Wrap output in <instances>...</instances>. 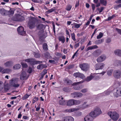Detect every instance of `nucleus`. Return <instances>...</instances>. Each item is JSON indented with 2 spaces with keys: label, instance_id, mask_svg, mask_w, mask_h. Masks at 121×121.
<instances>
[{
  "label": "nucleus",
  "instance_id": "f257e3e1",
  "mask_svg": "<svg viewBox=\"0 0 121 121\" xmlns=\"http://www.w3.org/2000/svg\"><path fill=\"white\" fill-rule=\"evenodd\" d=\"M29 21L28 23V26L30 29L34 28L35 26L36 18L34 17H31L29 18Z\"/></svg>",
  "mask_w": 121,
  "mask_h": 121
},
{
  "label": "nucleus",
  "instance_id": "f03ea898",
  "mask_svg": "<svg viewBox=\"0 0 121 121\" xmlns=\"http://www.w3.org/2000/svg\"><path fill=\"white\" fill-rule=\"evenodd\" d=\"M102 113V111L98 107L95 108L94 111L91 112L90 115L91 116L95 117L99 116Z\"/></svg>",
  "mask_w": 121,
  "mask_h": 121
},
{
  "label": "nucleus",
  "instance_id": "7ed1b4c3",
  "mask_svg": "<svg viewBox=\"0 0 121 121\" xmlns=\"http://www.w3.org/2000/svg\"><path fill=\"white\" fill-rule=\"evenodd\" d=\"M108 115L113 121H116L119 117V115L116 112H109L108 113Z\"/></svg>",
  "mask_w": 121,
  "mask_h": 121
},
{
  "label": "nucleus",
  "instance_id": "20e7f679",
  "mask_svg": "<svg viewBox=\"0 0 121 121\" xmlns=\"http://www.w3.org/2000/svg\"><path fill=\"white\" fill-rule=\"evenodd\" d=\"M18 80V79L17 78H12L9 82L10 85L15 87H18L20 85L17 83Z\"/></svg>",
  "mask_w": 121,
  "mask_h": 121
},
{
  "label": "nucleus",
  "instance_id": "39448f33",
  "mask_svg": "<svg viewBox=\"0 0 121 121\" xmlns=\"http://www.w3.org/2000/svg\"><path fill=\"white\" fill-rule=\"evenodd\" d=\"M12 19L14 21L21 22L25 20V18L23 16L19 14H17L13 17Z\"/></svg>",
  "mask_w": 121,
  "mask_h": 121
},
{
  "label": "nucleus",
  "instance_id": "423d86ee",
  "mask_svg": "<svg viewBox=\"0 0 121 121\" xmlns=\"http://www.w3.org/2000/svg\"><path fill=\"white\" fill-rule=\"evenodd\" d=\"M23 61L29 63L31 65H32L36 64L38 62L39 63H41L42 62V61H35V59L33 58L27 59Z\"/></svg>",
  "mask_w": 121,
  "mask_h": 121
},
{
  "label": "nucleus",
  "instance_id": "0eeeda50",
  "mask_svg": "<svg viewBox=\"0 0 121 121\" xmlns=\"http://www.w3.org/2000/svg\"><path fill=\"white\" fill-rule=\"evenodd\" d=\"M79 66L82 70L85 71H87L89 67V65L87 63L81 64Z\"/></svg>",
  "mask_w": 121,
  "mask_h": 121
},
{
  "label": "nucleus",
  "instance_id": "6e6552de",
  "mask_svg": "<svg viewBox=\"0 0 121 121\" xmlns=\"http://www.w3.org/2000/svg\"><path fill=\"white\" fill-rule=\"evenodd\" d=\"M114 77L116 78H119L121 77V68L115 70L113 73Z\"/></svg>",
  "mask_w": 121,
  "mask_h": 121
},
{
  "label": "nucleus",
  "instance_id": "1a4fd4ad",
  "mask_svg": "<svg viewBox=\"0 0 121 121\" xmlns=\"http://www.w3.org/2000/svg\"><path fill=\"white\" fill-rule=\"evenodd\" d=\"M17 31L18 34L20 35H25L26 34V32L24 30V27L22 26H20L17 28Z\"/></svg>",
  "mask_w": 121,
  "mask_h": 121
},
{
  "label": "nucleus",
  "instance_id": "9d476101",
  "mask_svg": "<svg viewBox=\"0 0 121 121\" xmlns=\"http://www.w3.org/2000/svg\"><path fill=\"white\" fill-rule=\"evenodd\" d=\"M105 66L103 63H100L96 64L95 66V70L101 69H103Z\"/></svg>",
  "mask_w": 121,
  "mask_h": 121
},
{
  "label": "nucleus",
  "instance_id": "9b49d317",
  "mask_svg": "<svg viewBox=\"0 0 121 121\" xmlns=\"http://www.w3.org/2000/svg\"><path fill=\"white\" fill-rule=\"evenodd\" d=\"M114 95L116 97H117L119 96H121V87L117 88L115 90Z\"/></svg>",
  "mask_w": 121,
  "mask_h": 121
},
{
  "label": "nucleus",
  "instance_id": "f8f14e48",
  "mask_svg": "<svg viewBox=\"0 0 121 121\" xmlns=\"http://www.w3.org/2000/svg\"><path fill=\"white\" fill-rule=\"evenodd\" d=\"M106 57L104 55H102L99 57L96 60L98 63L102 62L104 60L106 59Z\"/></svg>",
  "mask_w": 121,
  "mask_h": 121
},
{
  "label": "nucleus",
  "instance_id": "ddd939ff",
  "mask_svg": "<svg viewBox=\"0 0 121 121\" xmlns=\"http://www.w3.org/2000/svg\"><path fill=\"white\" fill-rule=\"evenodd\" d=\"M73 75L76 78L79 77L83 79L85 78V76L83 74L80 73L79 72L76 73H73Z\"/></svg>",
  "mask_w": 121,
  "mask_h": 121
},
{
  "label": "nucleus",
  "instance_id": "4468645a",
  "mask_svg": "<svg viewBox=\"0 0 121 121\" xmlns=\"http://www.w3.org/2000/svg\"><path fill=\"white\" fill-rule=\"evenodd\" d=\"M94 117L91 116L89 114V115H87L85 117L84 119V121H93Z\"/></svg>",
  "mask_w": 121,
  "mask_h": 121
},
{
  "label": "nucleus",
  "instance_id": "2eb2a0df",
  "mask_svg": "<svg viewBox=\"0 0 121 121\" xmlns=\"http://www.w3.org/2000/svg\"><path fill=\"white\" fill-rule=\"evenodd\" d=\"M74 118L71 116H67L64 118V121H74Z\"/></svg>",
  "mask_w": 121,
  "mask_h": 121
},
{
  "label": "nucleus",
  "instance_id": "dca6fc26",
  "mask_svg": "<svg viewBox=\"0 0 121 121\" xmlns=\"http://www.w3.org/2000/svg\"><path fill=\"white\" fill-rule=\"evenodd\" d=\"M80 109L79 108H73L69 109H66V111L68 112H71L75 111L78 110Z\"/></svg>",
  "mask_w": 121,
  "mask_h": 121
},
{
  "label": "nucleus",
  "instance_id": "f3484780",
  "mask_svg": "<svg viewBox=\"0 0 121 121\" xmlns=\"http://www.w3.org/2000/svg\"><path fill=\"white\" fill-rule=\"evenodd\" d=\"M114 53L116 55L121 56V50L116 49L114 51Z\"/></svg>",
  "mask_w": 121,
  "mask_h": 121
},
{
  "label": "nucleus",
  "instance_id": "a211bd4d",
  "mask_svg": "<svg viewBox=\"0 0 121 121\" xmlns=\"http://www.w3.org/2000/svg\"><path fill=\"white\" fill-rule=\"evenodd\" d=\"M67 105L70 106L74 105V99H70L69 100L66 102Z\"/></svg>",
  "mask_w": 121,
  "mask_h": 121
},
{
  "label": "nucleus",
  "instance_id": "6ab92c4d",
  "mask_svg": "<svg viewBox=\"0 0 121 121\" xmlns=\"http://www.w3.org/2000/svg\"><path fill=\"white\" fill-rule=\"evenodd\" d=\"M7 11L6 10L3 8H2L0 10V13L2 15H6Z\"/></svg>",
  "mask_w": 121,
  "mask_h": 121
},
{
  "label": "nucleus",
  "instance_id": "aec40b11",
  "mask_svg": "<svg viewBox=\"0 0 121 121\" xmlns=\"http://www.w3.org/2000/svg\"><path fill=\"white\" fill-rule=\"evenodd\" d=\"M26 76V74L25 72L23 71L22 72L20 76V78L21 80H24Z\"/></svg>",
  "mask_w": 121,
  "mask_h": 121
},
{
  "label": "nucleus",
  "instance_id": "412c9836",
  "mask_svg": "<svg viewBox=\"0 0 121 121\" xmlns=\"http://www.w3.org/2000/svg\"><path fill=\"white\" fill-rule=\"evenodd\" d=\"M13 64L12 62L9 61L6 62L4 64L5 66L6 67H9L12 65Z\"/></svg>",
  "mask_w": 121,
  "mask_h": 121
},
{
  "label": "nucleus",
  "instance_id": "4be33fe9",
  "mask_svg": "<svg viewBox=\"0 0 121 121\" xmlns=\"http://www.w3.org/2000/svg\"><path fill=\"white\" fill-rule=\"evenodd\" d=\"M98 48L97 46L94 45L92 46H91L88 47L86 49V51H87L89 50H92L94 49H96Z\"/></svg>",
  "mask_w": 121,
  "mask_h": 121
},
{
  "label": "nucleus",
  "instance_id": "5701e85b",
  "mask_svg": "<svg viewBox=\"0 0 121 121\" xmlns=\"http://www.w3.org/2000/svg\"><path fill=\"white\" fill-rule=\"evenodd\" d=\"M58 7L57 6L53 7L51 9L48 10L46 12L48 13H50L52 12L53 11L55 10Z\"/></svg>",
  "mask_w": 121,
  "mask_h": 121
},
{
  "label": "nucleus",
  "instance_id": "b1692460",
  "mask_svg": "<svg viewBox=\"0 0 121 121\" xmlns=\"http://www.w3.org/2000/svg\"><path fill=\"white\" fill-rule=\"evenodd\" d=\"M61 100H60L59 101V104L61 105H65L66 104L67 101L66 100H63V98L62 97L61 98Z\"/></svg>",
  "mask_w": 121,
  "mask_h": 121
},
{
  "label": "nucleus",
  "instance_id": "393cba45",
  "mask_svg": "<svg viewBox=\"0 0 121 121\" xmlns=\"http://www.w3.org/2000/svg\"><path fill=\"white\" fill-rule=\"evenodd\" d=\"M115 65L121 67V61L119 60H116L115 61Z\"/></svg>",
  "mask_w": 121,
  "mask_h": 121
},
{
  "label": "nucleus",
  "instance_id": "a878e982",
  "mask_svg": "<svg viewBox=\"0 0 121 121\" xmlns=\"http://www.w3.org/2000/svg\"><path fill=\"white\" fill-rule=\"evenodd\" d=\"M93 78V76L92 75H91L90 76L87 77L86 79V81L88 82L91 80Z\"/></svg>",
  "mask_w": 121,
  "mask_h": 121
},
{
  "label": "nucleus",
  "instance_id": "bb28decb",
  "mask_svg": "<svg viewBox=\"0 0 121 121\" xmlns=\"http://www.w3.org/2000/svg\"><path fill=\"white\" fill-rule=\"evenodd\" d=\"M7 13L6 15H8L9 16L12 15L14 14V11L12 10H10L9 11H7Z\"/></svg>",
  "mask_w": 121,
  "mask_h": 121
},
{
  "label": "nucleus",
  "instance_id": "cd10ccee",
  "mask_svg": "<svg viewBox=\"0 0 121 121\" xmlns=\"http://www.w3.org/2000/svg\"><path fill=\"white\" fill-rule=\"evenodd\" d=\"M104 39H102L99 40H98L96 41L95 42V44H98L102 43L104 41Z\"/></svg>",
  "mask_w": 121,
  "mask_h": 121
},
{
  "label": "nucleus",
  "instance_id": "c85d7f7f",
  "mask_svg": "<svg viewBox=\"0 0 121 121\" xmlns=\"http://www.w3.org/2000/svg\"><path fill=\"white\" fill-rule=\"evenodd\" d=\"M21 67V65L19 64H17L15 65L13 67L14 69H17L20 68Z\"/></svg>",
  "mask_w": 121,
  "mask_h": 121
},
{
  "label": "nucleus",
  "instance_id": "c756f323",
  "mask_svg": "<svg viewBox=\"0 0 121 121\" xmlns=\"http://www.w3.org/2000/svg\"><path fill=\"white\" fill-rule=\"evenodd\" d=\"M59 40L61 41L62 43H64L65 42V38L63 36H60L59 37Z\"/></svg>",
  "mask_w": 121,
  "mask_h": 121
},
{
  "label": "nucleus",
  "instance_id": "7c9ffc66",
  "mask_svg": "<svg viewBox=\"0 0 121 121\" xmlns=\"http://www.w3.org/2000/svg\"><path fill=\"white\" fill-rule=\"evenodd\" d=\"M45 65L40 64L37 66V68L39 69H42L45 67Z\"/></svg>",
  "mask_w": 121,
  "mask_h": 121
},
{
  "label": "nucleus",
  "instance_id": "2f4dec72",
  "mask_svg": "<svg viewBox=\"0 0 121 121\" xmlns=\"http://www.w3.org/2000/svg\"><path fill=\"white\" fill-rule=\"evenodd\" d=\"M100 1L101 4H102L103 5L105 6L107 4V2L105 0H100Z\"/></svg>",
  "mask_w": 121,
  "mask_h": 121
},
{
  "label": "nucleus",
  "instance_id": "473e14b6",
  "mask_svg": "<svg viewBox=\"0 0 121 121\" xmlns=\"http://www.w3.org/2000/svg\"><path fill=\"white\" fill-rule=\"evenodd\" d=\"M121 7V4L118 5L116 4L114 5V9L116 10L118 9L119 8Z\"/></svg>",
  "mask_w": 121,
  "mask_h": 121
},
{
  "label": "nucleus",
  "instance_id": "72a5a7b5",
  "mask_svg": "<svg viewBox=\"0 0 121 121\" xmlns=\"http://www.w3.org/2000/svg\"><path fill=\"white\" fill-rule=\"evenodd\" d=\"M86 102H84L82 106L83 108H87L90 106V105L89 104H86Z\"/></svg>",
  "mask_w": 121,
  "mask_h": 121
},
{
  "label": "nucleus",
  "instance_id": "f704fd0d",
  "mask_svg": "<svg viewBox=\"0 0 121 121\" xmlns=\"http://www.w3.org/2000/svg\"><path fill=\"white\" fill-rule=\"evenodd\" d=\"M103 34L101 32L99 33V35L97 37V38L99 39L101 38L103 36Z\"/></svg>",
  "mask_w": 121,
  "mask_h": 121
},
{
  "label": "nucleus",
  "instance_id": "c9c22d12",
  "mask_svg": "<svg viewBox=\"0 0 121 121\" xmlns=\"http://www.w3.org/2000/svg\"><path fill=\"white\" fill-rule=\"evenodd\" d=\"M80 100H77L74 99V105H78L80 104L81 103Z\"/></svg>",
  "mask_w": 121,
  "mask_h": 121
},
{
  "label": "nucleus",
  "instance_id": "e433bc0d",
  "mask_svg": "<svg viewBox=\"0 0 121 121\" xmlns=\"http://www.w3.org/2000/svg\"><path fill=\"white\" fill-rule=\"evenodd\" d=\"M72 7V6L71 5H67L65 8V9L68 11H70Z\"/></svg>",
  "mask_w": 121,
  "mask_h": 121
},
{
  "label": "nucleus",
  "instance_id": "4c0bfd02",
  "mask_svg": "<svg viewBox=\"0 0 121 121\" xmlns=\"http://www.w3.org/2000/svg\"><path fill=\"white\" fill-rule=\"evenodd\" d=\"M43 48L44 50H48L47 45L46 43H44L43 44Z\"/></svg>",
  "mask_w": 121,
  "mask_h": 121
},
{
  "label": "nucleus",
  "instance_id": "58836bf2",
  "mask_svg": "<svg viewBox=\"0 0 121 121\" xmlns=\"http://www.w3.org/2000/svg\"><path fill=\"white\" fill-rule=\"evenodd\" d=\"M23 68H26L27 66L26 64L24 62H22L21 63Z\"/></svg>",
  "mask_w": 121,
  "mask_h": 121
},
{
  "label": "nucleus",
  "instance_id": "ea45409f",
  "mask_svg": "<svg viewBox=\"0 0 121 121\" xmlns=\"http://www.w3.org/2000/svg\"><path fill=\"white\" fill-rule=\"evenodd\" d=\"M71 36L72 39L74 41H75L76 40V39H75V34L74 33H72L71 34Z\"/></svg>",
  "mask_w": 121,
  "mask_h": 121
},
{
  "label": "nucleus",
  "instance_id": "a19ab883",
  "mask_svg": "<svg viewBox=\"0 0 121 121\" xmlns=\"http://www.w3.org/2000/svg\"><path fill=\"white\" fill-rule=\"evenodd\" d=\"M74 23L75 24L74 25L75 27L77 28H78L82 25V24H78L75 23H74Z\"/></svg>",
  "mask_w": 121,
  "mask_h": 121
},
{
  "label": "nucleus",
  "instance_id": "79ce46f5",
  "mask_svg": "<svg viewBox=\"0 0 121 121\" xmlns=\"http://www.w3.org/2000/svg\"><path fill=\"white\" fill-rule=\"evenodd\" d=\"M77 92H74L71 93V96L73 98H77Z\"/></svg>",
  "mask_w": 121,
  "mask_h": 121
},
{
  "label": "nucleus",
  "instance_id": "37998d69",
  "mask_svg": "<svg viewBox=\"0 0 121 121\" xmlns=\"http://www.w3.org/2000/svg\"><path fill=\"white\" fill-rule=\"evenodd\" d=\"M74 89L75 90H79L81 89V88L79 86H75L73 87Z\"/></svg>",
  "mask_w": 121,
  "mask_h": 121
},
{
  "label": "nucleus",
  "instance_id": "c03bdc74",
  "mask_svg": "<svg viewBox=\"0 0 121 121\" xmlns=\"http://www.w3.org/2000/svg\"><path fill=\"white\" fill-rule=\"evenodd\" d=\"M113 70H108L107 71V74L108 75H111L112 72Z\"/></svg>",
  "mask_w": 121,
  "mask_h": 121
},
{
  "label": "nucleus",
  "instance_id": "a18cd8bd",
  "mask_svg": "<svg viewBox=\"0 0 121 121\" xmlns=\"http://www.w3.org/2000/svg\"><path fill=\"white\" fill-rule=\"evenodd\" d=\"M82 94L80 92H77V98H81L82 96Z\"/></svg>",
  "mask_w": 121,
  "mask_h": 121
},
{
  "label": "nucleus",
  "instance_id": "49530a36",
  "mask_svg": "<svg viewBox=\"0 0 121 121\" xmlns=\"http://www.w3.org/2000/svg\"><path fill=\"white\" fill-rule=\"evenodd\" d=\"M104 9V7H102L100 9L99 8L97 9V10L99 11V13H101Z\"/></svg>",
  "mask_w": 121,
  "mask_h": 121
},
{
  "label": "nucleus",
  "instance_id": "de8ad7c7",
  "mask_svg": "<svg viewBox=\"0 0 121 121\" xmlns=\"http://www.w3.org/2000/svg\"><path fill=\"white\" fill-rule=\"evenodd\" d=\"M4 87V85L3 84V83L0 81V90H1Z\"/></svg>",
  "mask_w": 121,
  "mask_h": 121
},
{
  "label": "nucleus",
  "instance_id": "09e8293b",
  "mask_svg": "<svg viewBox=\"0 0 121 121\" xmlns=\"http://www.w3.org/2000/svg\"><path fill=\"white\" fill-rule=\"evenodd\" d=\"M83 82V81H81L77 82H74L73 83V84L72 85H78L79 84L81 83H82Z\"/></svg>",
  "mask_w": 121,
  "mask_h": 121
},
{
  "label": "nucleus",
  "instance_id": "8fccbe9b",
  "mask_svg": "<svg viewBox=\"0 0 121 121\" xmlns=\"http://www.w3.org/2000/svg\"><path fill=\"white\" fill-rule=\"evenodd\" d=\"M38 100V98L35 97L33 99V103H35V102L37 101Z\"/></svg>",
  "mask_w": 121,
  "mask_h": 121
},
{
  "label": "nucleus",
  "instance_id": "3c124183",
  "mask_svg": "<svg viewBox=\"0 0 121 121\" xmlns=\"http://www.w3.org/2000/svg\"><path fill=\"white\" fill-rule=\"evenodd\" d=\"M111 41V39L110 38H108L106 40V42L107 43H110Z\"/></svg>",
  "mask_w": 121,
  "mask_h": 121
},
{
  "label": "nucleus",
  "instance_id": "603ef678",
  "mask_svg": "<svg viewBox=\"0 0 121 121\" xmlns=\"http://www.w3.org/2000/svg\"><path fill=\"white\" fill-rule=\"evenodd\" d=\"M29 95L26 94L22 98V99L23 100L27 98L29 96Z\"/></svg>",
  "mask_w": 121,
  "mask_h": 121
},
{
  "label": "nucleus",
  "instance_id": "864d4df0",
  "mask_svg": "<svg viewBox=\"0 0 121 121\" xmlns=\"http://www.w3.org/2000/svg\"><path fill=\"white\" fill-rule=\"evenodd\" d=\"M110 92L108 91H104V95H106L110 94Z\"/></svg>",
  "mask_w": 121,
  "mask_h": 121
},
{
  "label": "nucleus",
  "instance_id": "5fc2aeb1",
  "mask_svg": "<svg viewBox=\"0 0 121 121\" xmlns=\"http://www.w3.org/2000/svg\"><path fill=\"white\" fill-rule=\"evenodd\" d=\"M116 30L117 31L119 34L120 35H121V29L116 28Z\"/></svg>",
  "mask_w": 121,
  "mask_h": 121
},
{
  "label": "nucleus",
  "instance_id": "6e6d98bb",
  "mask_svg": "<svg viewBox=\"0 0 121 121\" xmlns=\"http://www.w3.org/2000/svg\"><path fill=\"white\" fill-rule=\"evenodd\" d=\"M67 82V84H70L72 83V82L71 81L69 80H65Z\"/></svg>",
  "mask_w": 121,
  "mask_h": 121
},
{
  "label": "nucleus",
  "instance_id": "4d7b16f0",
  "mask_svg": "<svg viewBox=\"0 0 121 121\" xmlns=\"http://www.w3.org/2000/svg\"><path fill=\"white\" fill-rule=\"evenodd\" d=\"M116 17V16L115 15H114V14L113 15L111 16H110V17H109L108 18V19L109 20H111V19H112L113 18H114V17Z\"/></svg>",
  "mask_w": 121,
  "mask_h": 121
},
{
  "label": "nucleus",
  "instance_id": "13d9d810",
  "mask_svg": "<svg viewBox=\"0 0 121 121\" xmlns=\"http://www.w3.org/2000/svg\"><path fill=\"white\" fill-rule=\"evenodd\" d=\"M82 113L80 112H77L76 115L78 116H81Z\"/></svg>",
  "mask_w": 121,
  "mask_h": 121
},
{
  "label": "nucleus",
  "instance_id": "bf43d9fd",
  "mask_svg": "<svg viewBox=\"0 0 121 121\" xmlns=\"http://www.w3.org/2000/svg\"><path fill=\"white\" fill-rule=\"evenodd\" d=\"M40 56V55L39 54L36 53L34 54V56L36 58H39Z\"/></svg>",
  "mask_w": 121,
  "mask_h": 121
},
{
  "label": "nucleus",
  "instance_id": "052dcab7",
  "mask_svg": "<svg viewBox=\"0 0 121 121\" xmlns=\"http://www.w3.org/2000/svg\"><path fill=\"white\" fill-rule=\"evenodd\" d=\"M87 90L86 89H82L81 91L83 93H84L87 92Z\"/></svg>",
  "mask_w": 121,
  "mask_h": 121
},
{
  "label": "nucleus",
  "instance_id": "680f3d73",
  "mask_svg": "<svg viewBox=\"0 0 121 121\" xmlns=\"http://www.w3.org/2000/svg\"><path fill=\"white\" fill-rule=\"evenodd\" d=\"M94 79L95 80L98 79H99V77L98 76H93Z\"/></svg>",
  "mask_w": 121,
  "mask_h": 121
},
{
  "label": "nucleus",
  "instance_id": "e2e57ef3",
  "mask_svg": "<svg viewBox=\"0 0 121 121\" xmlns=\"http://www.w3.org/2000/svg\"><path fill=\"white\" fill-rule=\"evenodd\" d=\"M92 9L93 11H94L95 10V5L94 4H92Z\"/></svg>",
  "mask_w": 121,
  "mask_h": 121
},
{
  "label": "nucleus",
  "instance_id": "0e129e2a",
  "mask_svg": "<svg viewBox=\"0 0 121 121\" xmlns=\"http://www.w3.org/2000/svg\"><path fill=\"white\" fill-rule=\"evenodd\" d=\"M32 71V69L31 68H29L28 70V72L29 73H31Z\"/></svg>",
  "mask_w": 121,
  "mask_h": 121
},
{
  "label": "nucleus",
  "instance_id": "69168bd1",
  "mask_svg": "<svg viewBox=\"0 0 121 121\" xmlns=\"http://www.w3.org/2000/svg\"><path fill=\"white\" fill-rule=\"evenodd\" d=\"M97 30V29L96 28L95 29V30H94V32H93V33L92 35H91V38H92L93 37L96 31Z\"/></svg>",
  "mask_w": 121,
  "mask_h": 121
},
{
  "label": "nucleus",
  "instance_id": "338daca9",
  "mask_svg": "<svg viewBox=\"0 0 121 121\" xmlns=\"http://www.w3.org/2000/svg\"><path fill=\"white\" fill-rule=\"evenodd\" d=\"M63 90L64 91L67 92H68L69 91L68 89L67 88H65L63 89Z\"/></svg>",
  "mask_w": 121,
  "mask_h": 121
},
{
  "label": "nucleus",
  "instance_id": "774afa93",
  "mask_svg": "<svg viewBox=\"0 0 121 121\" xmlns=\"http://www.w3.org/2000/svg\"><path fill=\"white\" fill-rule=\"evenodd\" d=\"M40 107L39 105L36 108V111H38L40 109Z\"/></svg>",
  "mask_w": 121,
  "mask_h": 121
}]
</instances>
